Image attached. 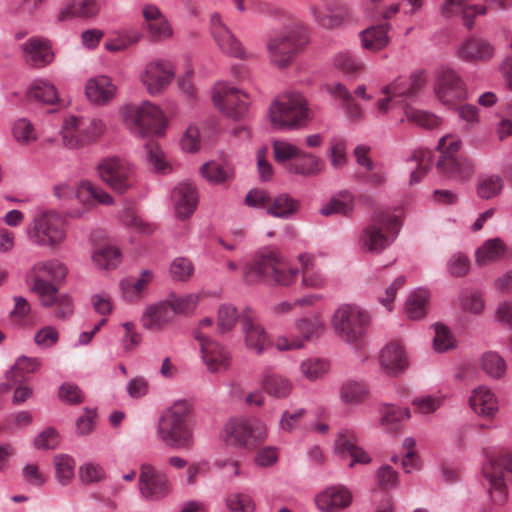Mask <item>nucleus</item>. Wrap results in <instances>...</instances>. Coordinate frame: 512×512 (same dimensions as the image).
Here are the masks:
<instances>
[{"label": "nucleus", "instance_id": "f257e3e1", "mask_svg": "<svg viewBox=\"0 0 512 512\" xmlns=\"http://www.w3.org/2000/svg\"><path fill=\"white\" fill-rule=\"evenodd\" d=\"M120 114L124 127L140 139L162 136L168 125L164 111L149 100L124 104Z\"/></svg>", "mask_w": 512, "mask_h": 512}, {"label": "nucleus", "instance_id": "f03ea898", "mask_svg": "<svg viewBox=\"0 0 512 512\" xmlns=\"http://www.w3.org/2000/svg\"><path fill=\"white\" fill-rule=\"evenodd\" d=\"M156 433L159 440L172 449L189 450L193 447L194 432L186 402H176L162 413Z\"/></svg>", "mask_w": 512, "mask_h": 512}, {"label": "nucleus", "instance_id": "7ed1b4c3", "mask_svg": "<svg viewBox=\"0 0 512 512\" xmlns=\"http://www.w3.org/2000/svg\"><path fill=\"white\" fill-rule=\"evenodd\" d=\"M299 270L289 265L286 259L275 251L257 255L253 263L244 268L245 282L252 284L271 281L277 285L289 286L295 282Z\"/></svg>", "mask_w": 512, "mask_h": 512}, {"label": "nucleus", "instance_id": "20e7f679", "mask_svg": "<svg viewBox=\"0 0 512 512\" xmlns=\"http://www.w3.org/2000/svg\"><path fill=\"white\" fill-rule=\"evenodd\" d=\"M268 117L274 130L290 131L300 129L308 123L310 110L302 94L286 92L271 103Z\"/></svg>", "mask_w": 512, "mask_h": 512}, {"label": "nucleus", "instance_id": "39448f33", "mask_svg": "<svg viewBox=\"0 0 512 512\" xmlns=\"http://www.w3.org/2000/svg\"><path fill=\"white\" fill-rule=\"evenodd\" d=\"M401 222L398 216L386 212L373 215L358 236V246L362 252L378 255L396 240Z\"/></svg>", "mask_w": 512, "mask_h": 512}, {"label": "nucleus", "instance_id": "423d86ee", "mask_svg": "<svg viewBox=\"0 0 512 512\" xmlns=\"http://www.w3.org/2000/svg\"><path fill=\"white\" fill-rule=\"evenodd\" d=\"M25 233L32 245L55 249L66 240V222L58 212L46 211L27 224Z\"/></svg>", "mask_w": 512, "mask_h": 512}, {"label": "nucleus", "instance_id": "0eeeda50", "mask_svg": "<svg viewBox=\"0 0 512 512\" xmlns=\"http://www.w3.org/2000/svg\"><path fill=\"white\" fill-rule=\"evenodd\" d=\"M371 318L358 305L342 304L334 312L332 326L337 336L350 345H359L366 335Z\"/></svg>", "mask_w": 512, "mask_h": 512}, {"label": "nucleus", "instance_id": "6e6552de", "mask_svg": "<svg viewBox=\"0 0 512 512\" xmlns=\"http://www.w3.org/2000/svg\"><path fill=\"white\" fill-rule=\"evenodd\" d=\"M221 437L228 445L252 450L266 439L267 427L259 418L236 417L225 423Z\"/></svg>", "mask_w": 512, "mask_h": 512}, {"label": "nucleus", "instance_id": "1a4fd4ad", "mask_svg": "<svg viewBox=\"0 0 512 512\" xmlns=\"http://www.w3.org/2000/svg\"><path fill=\"white\" fill-rule=\"evenodd\" d=\"M488 483V493L494 505L502 506L508 500L507 483L512 480V455L490 456L482 467Z\"/></svg>", "mask_w": 512, "mask_h": 512}, {"label": "nucleus", "instance_id": "9d476101", "mask_svg": "<svg viewBox=\"0 0 512 512\" xmlns=\"http://www.w3.org/2000/svg\"><path fill=\"white\" fill-rule=\"evenodd\" d=\"M306 42L307 39L302 28H287L276 33L268 40L269 58L278 67H286Z\"/></svg>", "mask_w": 512, "mask_h": 512}, {"label": "nucleus", "instance_id": "9b49d317", "mask_svg": "<svg viewBox=\"0 0 512 512\" xmlns=\"http://www.w3.org/2000/svg\"><path fill=\"white\" fill-rule=\"evenodd\" d=\"M97 172L103 182L117 193H125L135 182V167L119 157H107L97 165Z\"/></svg>", "mask_w": 512, "mask_h": 512}, {"label": "nucleus", "instance_id": "f8f14e48", "mask_svg": "<svg viewBox=\"0 0 512 512\" xmlns=\"http://www.w3.org/2000/svg\"><path fill=\"white\" fill-rule=\"evenodd\" d=\"M212 100L216 108L233 120L243 118L249 108L248 95L227 82H218L212 89Z\"/></svg>", "mask_w": 512, "mask_h": 512}, {"label": "nucleus", "instance_id": "ddd939ff", "mask_svg": "<svg viewBox=\"0 0 512 512\" xmlns=\"http://www.w3.org/2000/svg\"><path fill=\"white\" fill-rule=\"evenodd\" d=\"M138 78L146 92L156 97L163 94L175 78L172 63L161 58H153L139 71Z\"/></svg>", "mask_w": 512, "mask_h": 512}, {"label": "nucleus", "instance_id": "4468645a", "mask_svg": "<svg viewBox=\"0 0 512 512\" xmlns=\"http://www.w3.org/2000/svg\"><path fill=\"white\" fill-rule=\"evenodd\" d=\"M138 488L144 499L152 501L167 497L172 490L167 474L150 463L140 466Z\"/></svg>", "mask_w": 512, "mask_h": 512}, {"label": "nucleus", "instance_id": "2eb2a0df", "mask_svg": "<svg viewBox=\"0 0 512 512\" xmlns=\"http://www.w3.org/2000/svg\"><path fill=\"white\" fill-rule=\"evenodd\" d=\"M434 90L438 100L447 107L455 106L466 97L463 81L453 69L447 67L437 71Z\"/></svg>", "mask_w": 512, "mask_h": 512}, {"label": "nucleus", "instance_id": "dca6fc26", "mask_svg": "<svg viewBox=\"0 0 512 512\" xmlns=\"http://www.w3.org/2000/svg\"><path fill=\"white\" fill-rule=\"evenodd\" d=\"M194 338L199 342L201 359L211 373L225 371L230 366L229 352L217 341L196 331Z\"/></svg>", "mask_w": 512, "mask_h": 512}, {"label": "nucleus", "instance_id": "f3484780", "mask_svg": "<svg viewBox=\"0 0 512 512\" xmlns=\"http://www.w3.org/2000/svg\"><path fill=\"white\" fill-rule=\"evenodd\" d=\"M84 94L88 102L95 106H106L118 95V87L108 75H96L87 79Z\"/></svg>", "mask_w": 512, "mask_h": 512}, {"label": "nucleus", "instance_id": "a211bd4d", "mask_svg": "<svg viewBox=\"0 0 512 512\" xmlns=\"http://www.w3.org/2000/svg\"><path fill=\"white\" fill-rule=\"evenodd\" d=\"M210 26L212 36L223 53L239 59L247 58V53L241 42L223 23L219 14L211 15Z\"/></svg>", "mask_w": 512, "mask_h": 512}, {"label": "nucleus", "instance_id": "6ab92c4d", "mask_svg": "<svg viewBox=\"0 0 512 512\" xmlns=\"http://www.w3.org/2000/svg\"><path fill=\"white\" fill-rule=\"evenodd\" d=\"M381 370L390 377L402 375L410 365V359L404 346L399 342L386 344L379 355Z\"/></svg>", "mask_w": 512, "mask_h": 512}, {"label": "nucleus", "instance_id": "aec40b11", "mask_svg": "<svg viewBox=\"0 0 512 512\" xmlns=\"http://www.w3.org/2000/svg\"><path fill=\"white\" fill-rule=\"evenodd\" d=\"M244 343L248 350L261 355L270 345V337L262 324L250 312L241 317Z\"/></svg>", "mask_w": 512, "mask_h": 512}, {"label": "nucleus", "instance_id": "412c9836", "mask_svg": "<svg viewBox=\"0 0 512 512\" xmlns=\"http://www.w3.org/2000/svg\"><path fill=\"white\" fill-rule=\"evenodd\" d=\"M171 200L175 217L179 220L188 219L198 204V192L191 182H180L171 191Z\"/></svg>", "mask_w": 512, "mask_h": 512}, {"label": "nucleus", "instance_id": "4be33fe9", "mask_svg": "<svg viewBox=\"0 0 512 512\" xmlns=\"http://www.w3.org/2000/svg\"><path fill=\"white\" fill-rule=\"evenodd\" d=\"M357 435L351 429H341L335 438L334 451L341 457L352 458L349 466L353 467L356 463L368 464L371 461L369 454L360 446L357 445Z\"/></svg>", "mask_w": 512, "mask_h": 512}, {"label": "nucleus", "instance_id": "5701e85b", "mask_svg": "<svg viewBox=\"0 0 512 512\" xmlns=\"http://www.w3.org/2000/svg\"><path fill=\"white\" fill-rule=\"evenodd\" d=\"M496 49L491 41L479 36L465 39L456 49V56L466 62H488Z\"/></svg>", "mask_w": 512, "mask_h": 512}, {"label": "nucleus", "instance_id": "b1692460", "mask_svg": "<svg viewBox=\"0 0 512 512\" xmlns=\"http://www.w3.org/2000/svg\"><path fill=\"white\" fill-rule=\"evenodd\" d=\"M142 15L145 19L144 28L151 41L162 42L173 36V28L170 22L156 5H145L142 9Z\"/></svg>", "mask_w": 512, "mask_h": 512}, {"label": "nucleus", "instance_id": "393cba45", "mask_svg": "<svg viewBox=\"0 0 512 512\" xmlns=\"http://www.w3.org/2000/svg\"><path fill=\"white\" fill-rule=\"evenodd\" d=\"M351 491L342 485L330 486L315 497L317 508L322 512H338L352 503Z\"/></svg>", "mask_w": 512, "mask_h": 512}, {"label": "nucleus", "instance_id": "a878e982", "mask_svg": "<svg viewBox=\"0 0 512 512\" xmlns=\"http://www.w3.org/2000/svg\"><path fill=\"white\" fill-rule=\"evenodd\" d=\"M173 319L171 305L166 300H162L146 306L140 317V322L144 329L160 332L172 323Z\"/></svg>", "mask_w": 512, "mask_h": 512}, {"label": "nucleus", "instance_id": "bb28decb", "mask_svg": "<svg viewBox=\"0 0 512 512\" xmlns=\"http://www.w3.org/2000/svg\"><path fill=\"white\" fill-rule=\"evenodd\" d=\"M25 62L35 68H43L54 60V53L48 40L31 37L21 45Z\"/></svg>", "mask_w": 512, "mask_h": 512}, {"label": "nucleus", "instance_id": "cd10ccee", "mask_svg": "<svg viewBox=\"0 0 512 512\" xmlns=\"http://www.w3.org/2000/svg\"><path fill=\"white\" fill-rule=\"evenodd\" d=\"M437 169L446 178L457 182H465L474 174L472 161L463 156H440L437 162Z\"/></svg>", "mask_w": 512, "mask_h": 512}, {"label": "nucleus", "instance_id": "c85d7f7f", "mask_svg": "<svg viewBox=\"0 0 512 512\" xmlns=\"http://www.w3.org/2000/svg\"><path fill=\"white\" fill-rule=\"evenodd\" d=\"M311 13L314 20L324 28L337 27L348 17L347 10L334 0H322L311 7Z\"/></svg>", "mask_w": 512, "mask_h": 512}, {"label": "nucleus", "instance_id": "c756f323", "mask_svg": "<svg viewBox=\"0 0 512 512\" xmlns=\"http://www.w3.org/2000/svg\"><path fill=\"white\" fill-rule=\"evenodd\" d=\"M100 9L101 6L97 0H69L60 8L57 20L66 22L74 18L92 19L98 16Z\"/></svg>", "mask_w": 512, "mask_h": 512}, {"label": "nucleus", "instance_id": "7c9ffc66", "mask_svg": "<svg viewBox=\"0 0 512 512\" xmlns=\"http://www.w3.org/2000/svg\"><path fill=\"white\" fill-rule=\"evenodd\" d=\"M426 83V76L424 71H416L410 75L409 78L399 77L392 83L384 86L381 89L382 94H392L394 97L409 98L416 94V92Z\"/></svg>", "mask_w": 512, "mask_h": 512}, {"label": "nucleus", "instance_id": "2f4dec72", "mask_svg": "<svg viewBox=\"0 0 512 512\" xmlns=\"http://www.w3.org/2000/svg\"><path fill=\"white\" fill-rule=\"evenodd\" d=\"M471 409L481 417L491 418L498 412V400L494 392L487 386L480 385L473 389L469 397Z\"/></svg>", "mask_w": 512, "mask_h": 512}, {"label": "nucleus", "instance_id": "473e14b6", "mask_svg": "<svg viewBox=\"0 0 512 512\" xmlns=\"http://www.w3.org/2000/svg\"><path fill=\"white\" fill-rule=\"evenodd\" d=\"M68 274L66 265L58 259H48L37 261L32 265L29 270V277L36 279L49 278L52 283H61L65 280Z\"/></svg>", "mask_w": 512, "mask_h": 512}, {"label": "nucleus", "instance_id": "72a5a7b5", "mask_svg": "<svg viewBox=\"0 0 512 512\" xmlns=\"http://www.w3.org/2000/svg\"><path fill=\"white\" fill-rule=\"evenodd\" d=\"M61 142L69 150H79L85 147L82 136L81 117L67 115L64 117L59 130Z\"/></svg>", "mask_w": 512, "mask_h": 512}, {"label": "nucleus", "instance_id": "f704fd0d", "mask_svg": "<svg viewBox=\"0 0 512 512\" xmlns=\"http://www.w3.org/2000/svg\"><path fill=\"white\" fill-rule=\"evenodd\" d=\"M301 272L302 285L305 288L321 289L326 286L327 278L315 263L313 255L303 253L298 256Z\"/></svg>", "mask_w": 512, "mask_h": 512}, {"label": "nucleus", "instance_id": "c9c22d12", "mask_svg": "<svg viewBox=\"0 0 512 512\" xmlns=\"http://www.w3.org/2000/svg\"><path fill=\"white\" fill-rule=\"evenodd\" d=\"M260 384L263 391L277 399L287 398L293 390V384L290 379L270 370L263 372Z\"/></svg>", "mask_w": 512, "mask_h": 512}, {"label": "nucleus", "instance_id": "e433bc0d", "mask_svg": "<svg viewBox=\"0 0 512 512\" xmlns=\"http://www.w3.org/2000/svg\"><path fill=\"white\" fill-rule=\"evenodd\" d=\"M74 197L86 205H91L94 201L103 205H111L114 202L109 193L87 180L81 181L77 185Z\"/></svg>", "mask_w": 512, "mask_h": 512}, {"label": "nucleus", "instance_id": "4c0bfd02", "mask_svg": "<svg viewBox=\"0 0 512 512\" xmlns=\"http://www.w3.org/2000/svg\"><path fill=\"white\" fill-rule=\"evenodd\" d=\"M324 329V322L318 315L298 318L293 326V331L296 333L295 338L302 340V348L306 341L320 337Z\"/></svg>", "mask_w": 512, "mask_h": 512}, {"label": "nucleus", "instance_id": "58836bf2", "mask_svg": "<svg viewBox=\"0 0 512 512\" xmlns=\"http://www.w3.org/2000/svg\"><path fill=\"white\" fill-rule=\"evenodd\" d=\"M323 170V162L312 153L301 151L300 155L288 166L292 174L304 177L316 176Z\"/></svg>", "mask_w": 512, "mask_h": 512}, {"label": "nucleus", "instance_id": "ea45409f", "mask_svg": "<svg viewBox=\"0 0 512 512\" xmlns=\"http://www.w3.org/2000/svg\"><path fill=\"white\" fill-rule=\"evenodd\" d=\"M27 97L30 100L50 105L59 100L55 85L51 81L42 78L32 81L27 89Z\"/></svg>", "mask_w": 512, "mask_h": 512}, {"label": "nucleus", "instance_id": "a19ab883", "mask_svg": "<svg viewBox=\"0 0 512 512\" xmlns=\"http://www.w3.org/2000/svg\"><path fill=\"white\" fill-rule=\"evenodd\" d=\"M506 250V245L500 238L488 239L476 250V263L485 266L496 262L503 258Z\"/></svg>", "mask_w": 512, "mask_h": 512}, {"label": "nucleus", "instance_id": "79ce46f5", "mask_svg": "<svg viewBox=\"0 0 512 512\" xmlns=\"http://www.w3.org/2000/svg\"><path fill=\"white\" fill-rule=\"evenodd\" d=\"M406 161L407 163H413L416 165L410 174V184L413 185L419 183L432 167V151L426 148L415 149Z\"/></svg>", "mask_w": 512, "mask_h": 512}, {"label": "nucleus", "instance_id": "37998d69", "mask_svg": "<svg viewBox=\"0 0 512 512\" xmlns=\"http://www.w3.org/2000/svg\"><path fill=\"white\" fill-rule=\"evenodd\" d=\"M329 93L344 102V108L348 118L353 121L364 119V110L360 104L354 102L350 91L341 83H334L329 87Z\"/></svg>", "mask_w": 512, "mask_h": 512}, {"label": "nucleus", "instance_id": "c03bdc74", "mask_svg": "<svg viewBox=\"0 0 512 512\" xmlns=\"http://www.w3.org/2000/svg\"><path fill=\"white\" fill-rule=\"evenodd\" d=\"M41 360L37 357L20 356L15 364L6 373V378L14 383L22 382L28 374L35 373L41 367Z\"/></svg>", "mask_w": 512, "mask_h": 512}, {"label": "nucleus", "instance_id": "a18cd8bd", "mask_svg": "<svg viewBox=\"0 0 512 512\" xmlns=\"http://www.w3.org/2000/svg\"><path fill=\"white\" fill-rule=\"evenodd\" d=\"M429 292L424 288L413 290L405 302V311L410 319L418 320L425 316L429 301Z\"/></svg>", "mask_w": 512, "mask_h": 512}, {"label": "nucleus", "instance_id": "49530a36", "mask_svg": "<svg viewBox=\"0 0 512 512\" xmlns=\"http://www.w3.org/2000/svg\"><path fill=\"white\" fill-rule=\"evenodd\" d=\"M141 38L142 35L137 29L127 28L118 32L114 37L107 39L104 43V48L112 53L122 52L138 43Z\"/></svg>", "mask_w": 512, "mask_h": 512}, {"label": "nucleus", "instance_id": "de8ad7c7", "mask_svg": "<svg viewBox=\"0 0 512 512\" xmlns=\"http://www.w3.org/2000/svg\"><path fill=\"white\" fill-rule=\"evenodd\" d=\"M78 478L82 485H97L107 479V471L99 462L89 460L79 466Z\"/></svg>", "mask_w": 512, "mask_h": 512}, {"label": "nucleus", "instance_id": "09e8293b", "mask_svg": "<svg viewBox=\"0 0 512 512\" xmlns=\"http://www.w3.org/2000/svg\"><path fill=\"white\" fill-rule=\"evenodd\" d=\"M353 209L354 197L350 192L344 191L332 197L329 202L324 204L320 209V213L323 216L348 215Z\"/></svg>", "mask_w": 512, "mask_h": 512}, {"label": "nucleus", "instance_id": "8fccbe9b", "mask_svg": "<svg viewBox=\"0 0 512 512\" xmlns=\"http://www.w3.org/2000/svg\"><path fill=\"white\" fill-rule=\"evenodd\" d=\"M200 173L210 184H222L233 178V169L228 164L210 161L203 164Z\"/></svg>", "mask_w": 512, "mask_h": 512}, {"label": "nucleus", "instance_id": "3c124183", "mask_svg": "<svg viewBox=\"0 0 512 512\" xmlns=\"http://www.w3.org/2000/svg\"><path fill=\"white\" fill-rule=\"evenodd\" d=\"M388 26L382 24L367 28L360 33L362 46L369 50H379L388 44Z\"/></svg>", "mask_w": 512, "mask_h": 512}, {"label": "nucleus", "instance_id": "603ef678", "mask_svg": "<svg viewBox=\"0 0 512 512\" xmlns=\"http://www.w3.org/2000/svg\"><path fill=\"white\" fill-rule=\"evenodd\" d=\"M299 209L297 200L288 194L278 195L267 208V213L273 217L288 219Z\"/></svg>", "mask_w": 512, "mask_h": 512}, {"label": "nucleus", "instance_id": "864d4df0", "mask_svg": "<svg viewBox=\"0 0 512 512\" xmlns=\"http://www.w3.org/2000/svg\"><path fill=\"white\" fill-rule=\"evenodd\" d=\"M55 477L62 486L69 485L75 476V459L68 454H57L53 458Z\"/></svg>", "mask_w": 512, "mask_h": 512}, {"label": "nucleus", "instance_id": "5fc2aeb1", "mask_svg": "<svg viewBox=\"0 0 512 512\" xmlns=\"http://www.w3.org/2000/svg\"><path fill=\"white\" fill-rule=\"evenodd\" d=\"M81 117L82 136L85 147L98 141L106 132V123L99 117Z\"/></svg>", "mask_w": 512, "mask_h": 512}, {"label": "nucleus", "instance_id": "6e6d98bb", "mask_svg": "<svg viewBox=\"0 0 512 512\" xmlns=\"http://www.w3.org/2000/svg\"><path fill=\"white\" fill-rule=\"evenodd\" d=\"M411 417L408 408H400L394 404H385L381 408L380 423L387 430H396L400 423Z\"/></svg>", "mask_w": 512, "mask_h": 512}, {"label": "nucleus", "instance_id": "4d7b16f0", "mask_svg": "<svg viewBox=\"0 0 512 512\" xmlns=\"http://www.w3.org/2000/svg\"><path fill=\"white\" fill-rule=\"evenodd\" d=\"M299 368L305 379L315 382L329 372L330 363L326 359L310 357L303 360Z\"/></svg>", "mask_w": 512, "mask_h": 512}, {"label": "nucleus", "instance_id": "13d9d810", "mask_svg": "<svg viewBox=\"0 0 512 512\" xmlns=\"http://www.w3.org/2000/svg\"><path fill=\"white\" fill-rule=\"evenodd\" d=\"M92 261L97 269H115L121 262V253L112 246L99 248L93 252Z\"/></svg>", "mask_w": 512, "mask_h": 512}, {"label": "nucleus", "instance_id": "bf43d9fd", "mask_svg": "<svg viewBox=\"0 0 512 512\" xmlns=\"http://www.w3.org/2000/svg\"><path fill=\"white\" fill-rule=\"evenodd\" d=\"M481 369L491 378L499 379L506 371V362L500 354L494 351L483 353L480 359Z\"/></svg>", "mask_w": 512, "mask_h": 512}, {"label": "nucleus", "instance_id": "052dcab7", "mask_svg": "<svg viewBox=\"0 0 512 512\" xmlns=\"http://www.w3.org/2000/svg\"><path fill=\"white\" fill-rule=\"evenodd\" d=\"M12 135L14 140L23 146H28L38 139L37 130L33 123L26 118H20L14 122Z\"/></svg>", "mask_w": 512, "mask_h": 512}, {"label": "nucleus", "instance_id": "680f3d73", "mask_svg": "<svg viewBox=\"0 0 512 512\" xmlns=\"http://www.w3.org/2000/svg\"><path fill=\"white\" fill-rule=\"evenodd\" d=\"M503 188V179L495 174L481 176L477 182V194L486 200L498 196Z\"/></svg>", "mask_w": 512, "mask_h": 512}, {"label": "nucleus", "instance_id": "e2e57ef3", "mask_svg": "<svg viewBox=\"0 0 512 512\" xmlns=\"http://www.w3.org/2000/svg\"><path fill=\"white\" fill-rule=\"evenodd\" d=\"M32 280L31 291L39 297L41 304L45 307L53 306L59 296L58 289L54 283L39 277Z\"/></svg>", "mask_w": 512, "mask_h": 512}, {"label": "nucleus", "instance_id": "0e129e2a", "mask_svg": "<svg viewBox=\"0 0 512 512\" xmlns=\"http://www.w3.org/2000/svg\"><path fill=\"white\" fill-rule=\"evenodd\" d=\"M367 393V388L362 382L346 381L341 386L340 398L345 404L356 405L365 400Z\"/></svg>", "mask_w": 512, "mask_h": 512}, {"label": "nucleus", "instance_id": "69168bd1", "mask_svg": "<svg viewBox=\"0 0 512 512\" xmlns=\"http://www.w3.org/2000/svg\"><path fill=\"white\" fill-rule=\"evenodd\" d=\"M239 319L236 307L230 303L219 306L217 315V329L220 334H225L233 329Z\"/></svg>", "mask_w": 512, "mask_h": 512}, {"label": "nucleus", "instance_id": "338daca9", "mask_svg": "<svg viewBox=\"0 0 512 512\" xmlns=\"http://www.w3.org/2000/svg\"><path fill=\"white\" fill-rule=\"evenodd\" d=\"M166 301L171 305L174 317L176 314L187 315L192 313L198 304L199 297L194 293L182 296L172 294L166 299Z\"/></svg>", "mask_w": 512, "mask_h": 512}, {"label": "nucleus", "instance_id": "774afa93", "mask_svg": "<svg viewBox=\"0 0 512 512\" xmlns=\"http://www.w3.org/2000/svg\"><path fill=\"white\" fill-rule=\"evenodd\" d=\"M225 502L227 509L231 512H253L255 509L251 496L245 493H231L226 497Z\"/></svg>", "mask_w": 512, "mask_h": 512}]
</instances>
